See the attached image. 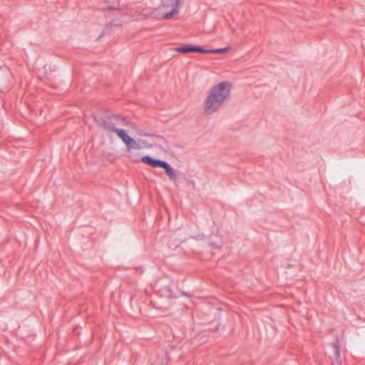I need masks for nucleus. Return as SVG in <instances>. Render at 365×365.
Here are the masks:
<instances>
[{
	"instance_id": "nucleus-1",
	"label": "nucleus",
	"mask_w": 365,
	"mask_h": 365,
	"mask_svg": "<svg viewBox=\"0 0 365 365\" xmlns=\"http://www.w3.org/2000/svg\"><path fill=\"white\" fill-rule=\"evenodd\" d=\"M232 86L229 81L220 82L212 86L207 92L204 102V112L208 115L217 112L230 98Z\"/></svg>"
},
{
	"instance_id": "nucleus-2",
	"label": "nucleus",
	"mask_w": 365,
	"mask_h": 365,
	"mask_svg": "<svg viewBox=\"0 0 365 365\" xmlns=\"http://www.w3.org/2000/svg\"><path fill=\"white\" fill-rule=\"evenodd\" d=\"M95 121L99 127L108 132L116 133L118 137L120 132L125 131L119 127L129 124V122L125 118L117 115H113L106 119L95 118Z\"/></svg>"
},
{
	"instance_id": "nucleus-3",
	"label": "nucleus",
	"mask_w": 365,
	"mask_h": 365,
	"mask_svg": "<svg viewBox=\"0 0 365 365\" xmlns=\"http://www.w3.org/2000/svg\"><path fill=\"white\" fill-rule=\"evenodd\" d=\"M119 138L125 145L126 149L128 152H130L132 150H140L142 146L140 145V143H144V140H136L131 137H130L125 131L120 132Z\"/></svg>"
},
{
	"instance_id": "nucleus-4",
	"label": "nucleus",
	"mask_w": 365,
	"mask_h": 365,
	"mask_svg": "<svg viewBox=\"0 0 365 365\" xmlns=\"http://www.w3.org/2000/svg\"><path fill=\"white\" fill-rule=\"evenodd\" d=\"M182 3L181 0H163V8H170V11L165 12L163 19H169L172 18L174 14L178 13L180 4Z\"/></svg>"
},
{
	"instance_id": "nucleus-5",
	"label": "nucleus",
	"mask_w": 365,
	"mask_h": 365,
	"mask_svg": "<svg viewBox=\"0 0 365 365\" xmlns=\"http://www.w3.org/2000/svg\"><path fill=\"white\" fill-rule=\"evenodd\" d=\"M175 51H178L181 53H186L189 52H198L202 53L204 52V48L200 46H192V45H184L180 47H176L174 48Z\"/></svg>"
},
{
	"instance_id": "nucleus-6",
	"label": "nucleus",
	"mask_w": 365,
	"mask_h": 365,
	"mask_svg": "<svg viewBox=\"0 0 365 365\" xmlns=\"http://www.w3.org/2000/svg\"><path fill=\"white\" fill-rule=\"evenodd\" d=\"M141 161L147 165H149L152 168H163L165 164V161H163L158 159H153L150 156H144L141 158Z\"/></svg>"
},
{
	"instance_id": "nucleus-7",
	"label": "nucleus",
	"mask_w": 365,
	"mask_h": 365,
	"mask_svg": "<svg viewBox=\"0 0 365 365\" xmlns=\"http://www.w3.org/2000/svg\"><path fill=\"white\" fill-rule=\"evenodd\" d=\"M163 168L165 170V173L171 180L174 181L177 179V174L175 170L167 162Z\"/></svg>"
},
{
	"instance_id": "nucleus-8",
	"label": "nucleus",
	"mask_w": 365,
	"mask_h": 365,
	"mask_svg": "<svg viewBox=\"0 0 365 365\" xmlns=\"http://www.w3.org/2000/svg\"><path fill=\"white\" fill-rule=\"evenodd\" d=\"M229 48H215L210 50L204 49L202 53H225L228 51Z\"/></svg>"
},
{
	"instance_id": "nucleus-9",
	"label": "nucleus",
	"mask_w": 365,
	"mask_h": 365,
	"mask_svg": "<svg viewBox=\"0 0 365 365\" xmlns=\"http://www.w3.org/2000/svg\"><path fill=\"white\" fill-rule=\"evenodd\" d=\"M334 349L335 356L336 359L340 358V348L338 342H335L333 345Z\"/></svg>"
},
{
	"instance_id": "nucleus-10",
	"label": "nucleus",
	"mask_w": 365,
	"mask_h": 365,
	"mask_svg": "<svg viewBox=\"0 0 365 365\" xmlns=\"http://www.w3.org/2000/svg\"><path fill=\"white\" fill-rule=\"evenodd\" d=\"M138 134L139 135H141V136H146V135H148L146 133H143V131H141V130H138Z\"/></svg>"
},
{
	"instance_id": "nucleus-11",
	"label": "nucleus",
	"mask_w": 365,
	"mask_h": 365,
	"mask_svg": "<svg viewBox=\"0 0 365 365\" xmlns=\"http://www.w3.org/2000/svg\"><path fill=\"white\" fill-rule=\"evenodd\" d=\"M129 157H130V158L133 161H135V162L138 161V158H133V157L131 156V155H129Z\"/></svg>"
}]
</instances>
